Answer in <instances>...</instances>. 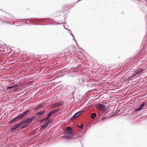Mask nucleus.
<instances>
[{
  "instance_id": "18",
  "label": "nucleus",
  "mask_w": 147,
  "mask_h": 147,
  "mask_svg": "<svg viewBox=\"0 0 147 147\" xmlns=\"http://www.w3.org/2000/svg\"><path fill=\"white\" fill-rule=\"evenodd\" d=\"M46 104L45 102H42L40 104L38 105L41 108L44 107Z\"/></svg>"
},
{
  "instance_id": "28",
  "label": "nucleus",
  "mask_w": 147,
  "mask_h": 147,
  "mask_svg": "<svg viewBox=\"0 0 147 147\" xmlns=\"http://www.w3.org/2000/svg\"><path fill=\"white\" fill-rule=\"evenodd\" d=\"M77 117V116L76 115V114L75 113L73 115V116L71 117V119H75V118H76Z\"/></svg>"
},
{
  "instance_id": "4",
  "label": "nucleus",
  "mask_w": 147,
  "mask_h": 147,
  "mask_svg": "<svg viewBox=\"0 0 147 147\" xmlns=\"http://www.w3.org/2000/svg\"><path fill=\"white\" fill-rule=\"evenodd\" d=\"M97 107L100 110L102 113L101 115L104 116L107 113V112L104 113L107 110L106 106L105 105L101 104H98L97 105Z\"/></svg>"
},
{
  "instance_id": "8",
  "label": "nucleus",
  "mask_w": 147,
  "mask_h": 147,
  "mask_svg": "<svg viewBox=\"0 0 147 147\" xmlns=\"http://www.w3.org/2000/svg\"><path fill=\"white\" fill-rule=\"evenodd\" d=\"M79 83L81 85H86L88 80H84V78H81L79 79Z\"/></svg>"
},
{
  "instance_id": "26",
  "label": "nucleus",
  "mask_w": 147,
  "mask_h": 147,
  "mask_svg": "<svg viewBox=\"0 0 147 147\" xmlns=\"http://www.w3.org/2000/svg\"><path fill=\"white\" fill-rule=\"evenodd\" d=\"M102 115V117L101 118V119L102 120H104L105 119H106L107 118H109L110 117V116L106 115L104 117V116H103V115Z\"/></svg>"
},
{
  "instance_id": "2",
  "label": "nucleus",
  "mask_w": 147,
  "mask_h": 147,
  "mask_svg": "<svg viewBox=\"0 0 147 147\" xmlns=\"http://www.w3.org/2000/svg\"><path fill=\"white\" fill-rule=\"evenodd\" d=\"M72 129L69 126L67 127L64 132L65 138L66 139L76 138L78 137H74V132H71Z\"/></svg>"
},
{
  "instance_id": "33",
  "label": "nucleus",
  "mask_w": 147,
  "mask_h": 147,
  "mask_svg": "<svg viewBox=\"0 0 147 147\" xmlns=\"http://www.w3.org/2000/svg\"><path fill=\"white\" fill-rule=\"evenodd\" d=\"M17 86H18V85L16 84H15L14 85H13V86H14V88L15 87H16Z\"/></svg>"
},
{
  "instance_id": "29",
  "label": "nucleus",
  "mask_w": 147,
  "mask_h": 147,
  "mask_svg": "<svg viewBox=\"0 0 147 147\" xmlns=\"http://www.w3.org/2000/svg\"><path fill=\"white\" fill-rule=\"evenodd\" d=\"M140 110H141V109H140V108L139 107H138V108H137V109L135 108V109L134 111L135 112H136L138 111H139Z\"/></svg>"
},
{
  "instance_id": "10",
  "label": "nucleus",
  "mask_w": 147,
  "mask_h": 147,
  "mask_svg": "<svg viewBox=\"0 0 147 147\" xmlns=\"http://www.w3.org/2000/svg\"><path fill=\"white\" fill-rule=\"evenodd\" d=\"M64 104V102L63 101H61L57 102L54 104V106L58 107Z\"/></svg>"
},
{
  "instance_id": "25",
  "label": "nucleus",
  "mask_w": 147,
  "mask_h": 147,
  "mask_svg": "<svg viewBox=\"0 0 147 147\" xmlns=\"http://www.w3.org/2000/svg\"><path fill=\"white\" fill-rule=\"evenodd\" d=\"M102 115V117L101 118V119L102 120H104L105 119H106L107 118H109L110 117V116L106 115L104 117V116H103V115Z\"/></svg>"
},
{
  "instance_id": "38",
  "label": "nucleus",
  "mask_w": 147,
  "mask_h": 147,
  "mask_svg": "<svg viewBox=\"0 0 147 147\" xmlns=\"http://www.w3.org/2000/svg\"><path fill=\"white\" fill-rule=\"evenodd\" d=\"M0 10H1L2 11H3L2 10H1V9H0Z\"/></svg>"
},
{
  "instance_id": "16",
  "label": "nucleus",
  "mask_w": 147,
  "mask_h": 147,
  "mask_svg": "<svg viewBox=\"0 0 147 147\" xmlns=\"http://www.w3.org/2000/svg\"><path fill=\"white\" fill-rule=\"evenodd\" d=\"M62 24V23H60L59 22H56V23H54L51 22L49 23L48 24L51 25H58L59 24Z\"/></svg>"
},
{
  "instance_id": "3",
  "label": "nucleus",
  "mask_w": 147,
  "mask_h": 147,
  "mask_svg": "<svg viewBox=\"0 0 147 147\" xmlns=\"http://www.w3.org/2000/svg\"><path fill=\"white\" fill-rule=\"evenodd\" d=\"M23 124L20 127L22 129L28 127L29 125L32 121L30 118L26 117L22 121Z\"/></svg>"
},
{
  "instance_id": "14",
  "label": "nucleus",
  "mask_w": 147,
  "mask_h": 147,
  "mask_svg": "<svg viewBox=\"0 0 147 147\" xmlns=\"http://www.w3.org/2000/svg\"><path fill=\"white\" fill-rule=\"evenodd\" d=\"M18 115L20 117V120H19V121H20V120L22 119L25 116L22 113Z\"/></svg>"
},
{
  "instance_id": "7",
  "label": "nucleus",
  "mask_w": 147,
  "mask_h": 147,
  "mask_svg": "<svg viewBox=\"0 0 147 147\" xmlns=\"http://www.w3.org/2000/svg\"><path fill=\"white\" fill-rule=\"evenodd\" d=\"M22 124H23L22 121L18 122L16 125L10 129V131H14L15 130L20 127Z\"/></svg>"
},
{
  "instance_id": "35",
  "label": "nucleus",
  "mask_w": 147,
  "mask_h": 147,
  "mask_svg": "<svg viewBox=\"0 0 147 147\" xmlns=\"http://www.w3.org/2000/svg\"><path fill=\"white\" fill-rule=\"evenodd\" d=\"M59 22H62V20H60V21H59Z\"/></svg>"
},
{
  "instance_id": "6",
  "label": "nucleus",
  "mask_w": 147,
  "mask_h": 147,
  "mask_svg": "<svg viewBox=\"0 0 147 147\" xmlns=\"http://www.w3.org/2000/svg\"><path fill=\"white\" fill-rule=\"evenodd\" d=\"M144 70L141 68H139L135 71L131 75V77H135L137 75H139L143 72Z\"/></svg>"
},
{
  "instance_id": "34",
  "label": "nucleus",
  "mask_w": 147,
  "mask_h": 147,
  "mask_svg": "<svg viewBox=\"0 0 147 147\" xmlns=\"http://www.w3.org/2000/svg\"><path fill=\"white\" fill-rule=\"evenodd\" d=\"M26 111V112L27 113H28V111H29V109H27Z\"/></svg>"
},
{
  "instance_id": "20",
  "label": "nucleus",
  "mask_w": 147,
  "mask_h": 147,
  "mask_svg": "<svg viewBox=\"0 0 147 147\" xmlns=\"http://www.w3.org/2000/svg\"><path fill=\"white\" fill-rule=\"evenodd\" d=\"M96 116V114L95 113H92L91 114V117L92 118H94Z\"/></svg>"
},
{
  "instance_id": "27",
  "label": "nucleus",
  "mask_w": 147,
  "mask_h": 147,
  "mask_svg": "<svg viewBox=\"0 0 147 147\" xmlns=\"http://www.w3.org/2000/svg\"><path fill=\"white\" fill-rule=\"evenodd\" d=\"M57 55V57H59V58H60L61 57H62L64 55H63V54H62L61 53H59L58 54V55Z\"/></svg>"
},
{
  "instance_id": "12",
  "label": "nucleus",
  "mask_w": 147,
  "mask_h": 147,
  "mask_svg": "<svg viewBox=\"0 0 147 147\" xmlns=\"http://www.w3.org/2000/svg\"><path fill=\"white\" fill-rule=\"evenodd\" d=\"M51 117L48 114L47 115L46 117L44 119H42L41 120V121L42 122L44 121H47L50 117Z\"/></svg>"
},
{
  "instance_id": "15",
  "label": "nucleus",
  "mask_w": 147,
  "mask_h": 147,
  "mask_svg": "<svg viewBox=\"0 0 147 147\" xmlns=\"http://www.w3.org/2000/svg\"><path fill=\"white\" fill-rule=\"evenodd\" d=\"M48 125H49L46 122L41 127V128L42 129H44L46 127H47V126Z\"/></svg>"
},
{
  "instance_id": "19",
  "label": "nucleus",
  "mask_w": 147,
  "mask_h": 147,
  "mask_svg": "<svg viewBox=\"0 0 147 147\" xmlns=\"http://www.w3.org/2000/svg\"><path fill=\"white\" fill-rule=\"evenodd\" d=\"M36 115V114L35 113V115L34 116H33L31 117L30 118L32 121H33L37 117H38Z\"/></svg>"
},
{
  "instance_id": "22",
  "label": "nucleus",
  "mask_w": 147,
  "mask_h": 147,
  "mask_svg": "<svg viewBox=\"0 0 147 147\" xmlns=\"http://www.w3.org/2000/svg\"><path fill=\"white\" fill-rule=\"evenodd\" d=\"M71 54V53L69 51H67L65 52V55H70Z\"/></svg>"
},
{
  "instance_id": "32",
  "label": "nucleus",
  "mask_w": 147,
  "mask_h": 147,
  "mask_svg": "<svg viewBox=\"0 0 147 147\" xmlns=\"http://www.w3.org/2000/svg\"><path fill=\"white\" fill-rule=\"evenodd\" d=\"M51 122V121L50 120H49L48 122H46V123L48 124H49Z\"/></svg>"
},
{
  "instance_id": "11",
  "label": "nucleus",
  "mask_w": 147,
  "mask_h": 147,
  "mask_svg": "<svg viewBox=\"0 0 147 147\" xmlns=\"http://www.w3.org/2000/svg\"><path fill=\"white\" fill-rule=\"evenodd\" d=\"M60 109H57L51 112H50L48 114L49 115L50 117H51V115L57 112H59L60 111Z\"/></svg>"
},
{
  "instance_id": "21",
  "label": "nucleus",
  "mask_w": 147,
  "mask_h": 147,
  "mask_svg": "<svg viewBox=\"0 0 147 147\" xmlns=\"http://www.w3.org/2000/svg\"><path fill=\"white\" fill-rule=\"evenodd\" d=\"M14 88V86H8L6 87V89L8 90H10L11 89H12Z\"/></svg>"
},
{
  "instance_id": "23",
  "label": "nucleus",
  "mask_w": 147,
  "mask_h": 147,
  "mask_svg": "<svg viewBox=\"0 0 147 147\" xmlns=\"http://www.w3.org/2000/svg\"><path fill=\"white\" fill-rule=\"evenodd\" d=\"M82 112V110H80L75 113L77 116H78Z\"/></svg>"
},
{
  "instance_id": "17",
  "label": "nucleus",
  "mask_w": 147,
  "mask_h": 147,
  "mask_svg": "<svg viewBox=\"0 0 147 147\" xmlns=\"http://www.w3.org/2000/svg\"><path fill=\"white\" fill-rule=\"evenodd\" d=\"M134 77H131V76L130 77H127L126 78L124 79V80L125 81H129V80H130L131 79V78H133Z\"/></svg>"
},
{
  "instance_id": "5",
  "label": "nucleus",
  "mask_w": 147,
  "mask_h": 147,
  "mask_svg": "<svg viewBox=\"0 0 147 147\" xmlns=\"http://www.w3.org/2000/svg\"><path fill=\"white\" fill-rule=\"evenodd\" d=\"M46 112L45 110H40L36 113L37 116V119H40L42 118V115Z\"/></svg>"
},
{
  "instance_id": "31",
  "label": "nucleus",
  "mask_w": 147,
  "mask_h": 147,
  "mask_svg": "<svg viewBox=\"0 0 147 147\" xmlns=\"http://www.w3.org/2000/svg\"><path fill=\"white\" fill-rule=\"evenodd\" d=\"M25 116L26 115H27V113L26 111L22 113Z\"/></svg>"
},
{
  "instance_id": "9",
  "label": "nucleus",
  "mask_w": 147,
  "mask_h": 147,
  "mask_svg": "<svg viewBox=\"0 0 147 147\" xmlns=\"http://www.w3.org/2000/svg\"><path fill=\"white\" fill-rule=\"evenodd\" d=\"M19 119H20V117L19 116V115H18L14 118L12 119L11 120L9 121V123H11L13 122H15L17 121H19Z\"/></svg>"
},
{
  "instance_id": "13",
  "label": "nucleus",
  "mask_w": 147,
  "mask_h": 147,
  "mask_svg": "<svg viewBox=\"0 0 147 147\" xmlns=\"http://www.w3.org/2000/svg\"><path fill=\"white\" fill-rule=\"evenodd\" d=\"M146 104L145 102H143L142 104L139 106V107L140 108V109L141 110L142 109L145 105Z\"/></svg>"
},
{
  "instance_id": "24",
  "label": "nucleus",
  "mask_w": 147,
  "mask_h": 147,
  "mask_svg": "<svg viewBox=\"0 0 147 147\" xmlns=\"http://www.w3.org/2000/svg\"><path fill=\"white\" fill-rule=\"evenodd\" d=\"M41 108L38 105V106L36 107L34 109V111H36L38 109H39L40 108Z\"/></svg>"
},
{
  "instance_id": "1",
  "label": "nucleus",
  "mask_w": 147,
  "mask_h": 147,
  "mask_svg": "<svg viewBox=\"0 0 147 147\" xmlns=\"http://www.w3.org/2000/svg\"><path fill=\"white\" fill-rule=\"evenodd\" d=\"M22 22H24L25 21L26 24H28L29 25H45V24H42L47 21H50V22L53 21V20L51 18H35L31 19H21Z\"/></svg>"
},
{
  "instance_id": "36",
  "label": "nucleus",
  "mask_w": 147,
  "mask_h": 147,
  "mask_svg": "<svg viewBox=\"0 0 147 147\" xmlns=\"http://www.w3.org/2000/svg\"><path fill=\"white\" fill-rule=\"evenodd\" d=\"M83 125H81V127H83Z\"/></svg>"
},
{
  "instance_id": "30",
  "label": "nucleus",
  "mask_w": 147,
  "mask_h": 147,
  "mask_svg": "<svg viewBox=\"0 0 147 147\" xmlns=\"http://www.w3.org/2000/svg\"><path fill=\"white\" fill-rule=\"evenodd\" d=\"M71 36H72V37H73V40H74V41H76L75 38H74V35L72 33L71 34Z\"/></svg>"
},
{
  "instance_id": "37",
  "label": "nucleus",
  "mask_w": 147,
  "mask_h": 147,
  "mask_svg": "<svg viewBox=\"0 0 147 147\" xmlns=\"http://www.w3.org/2000/svg\"><path fill=\"white\" fill-rule=\"evenodd\" d=\"M8 15H10L9 14H8V13H7Z\"/></svg>"
}]
</instances>
